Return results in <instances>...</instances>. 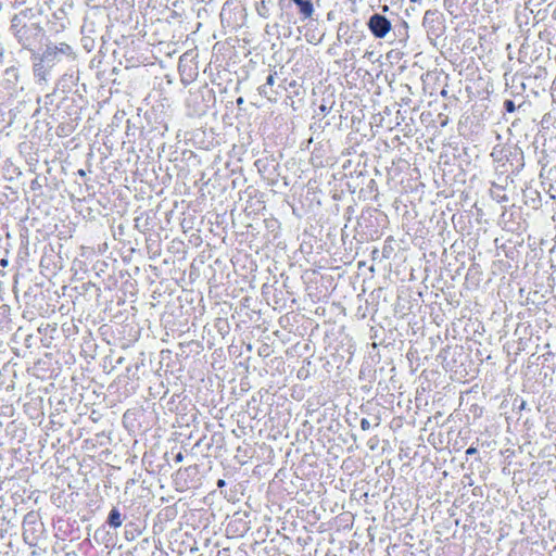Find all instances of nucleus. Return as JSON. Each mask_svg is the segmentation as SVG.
<instances>
[{"instance_id": "nucleus-6", "label": "nucleus", "mask_w": 556, "mask_h": 556, "mask_svg": "<svg viewBox=\"0 0 556 556\" xmlns=\"http://www.w3.org/2000/svg\"><path fill=\"white\" fill-rule=\"evenodd\" d=\"M108 525L114 529H117L122 526L123 523V518H122V514L119 513V510L114 507L111 509V511L109 513V516H108Z\"/></svg>"}, {"instance_id": "nucleus-14", "label": "nucleus", "mask_w": 556, "mask_h": 556, "mask_svg": "<svg viewBox=\"0 0 556 556\" xmlns=\"http://www.w3.org/2000/svg\"><path fill=\"white\" fill-rule=\"evenodd\" d=\"M78 174H79L80 176H85V172H84L83 169H79V170H78Z\"/></svg>"}, {"instance_id": "nucleus-2", "label": "nucleus", "mask_w": 556, "mask_h": 556, "mask_svg": "<svg viewBox=\"0 0 556 556\" xmlns=\"http://www.w3.org/2000/svg\"><path fill=\"white\" fill-rule=\"evenodd\" d=\"M188 52L184 53L179 58L178 71L181 77V81L185 84L191 83L197 76V65L194 63L187 62Z\"/></svg>"}, {"instance_id": "nucleus-9", "label": "nucleus", "mask_w": 556, "mask_h": 556, "mask_svg": "<svg viewBox=\"0 0 556 556\" xmlns=\"http://www.w3.org/2000/svg\"><path fill=\"white\" fill-rule=\"evenodd\" d=\"M476 453H477V448L473 447V446L468 447L467 451H466L467 455H473Z\"/></svg>"}, {"instance_id": "nucleus-10", "label": "nucleus", "mask_w": 556, "mask_h": 556, "mask_svg": "<svg viewBox=\"0 0 556 556\" xmlns=\"http://www.w3.org/2000/svg\"><path fill=\"white\" fill-rule=\"evenodd\" d=\"M175 462L176 463H181L184 460V455L182 453H178L176 456H175Z\"/></svg>"}, {"instance_id": "nucleus-18", "label": "nucleus", "mask_w": 556, "mask_h": 556, "mask_svg": "<svg viewBox=\"0 0 556 556\" xmlns=\"http://www.w3.org/2000/svg\"><path fill=\"white\" fill-rule=\"evenodd\" d=\"M295 3V0H292Z\"/></svg>"}, {"instance_id": "nucleus-7", "label": "nucleus", "mask_w": 556, "mask_h": 556, "mask_svg": "<svg viewBox=\"0 0 556 556\" xmlns=\"http://www.w3.org/2000/svg\"><path fill=\"white\" fill-rule=\"evenodd\" d=\"M504 108L506 112L513 113L516 110L515 103L513 100H505L504 101Z\"/></svg>"}, {"instance_id": "nucleus-13", "label": "nucleus", "mask_w": 556, "mask_h": 556, "mask_svg": "<svg viewBox=\"0 0 556 556\" xmlns=\"http://www.w3.org/2000/svg\"><path fill=\"white\" fill-rule=\"evenodd\" d=\"M0 264H1V266H3V267H4V266H7V265H8V260H4V258H3V260H1V261H0Z\"/></svg>"}, {"instance_id": "nucleus-4", "label": "nucleus", "mask_w": 556, "mask_h": 556, "mask_svg": "<svg viewBox=\"0 0 556 556\" xmlns=\"http://www.w3.org/2000/svg\"><path fill=\"white\" fill-rule=\"evenodd\" d=\"M276 75H277L276 72H271L267 76L266 83L258 88V93L262 97L266 98L271 103H276L278 101V93L277 92H271V93L267 92V89L271 88L274 86L275 80H276Z\"/></svg>"}, {"instance_id": "nucleus-3", "label": "nucleus", "mask_w": 556, "mask_h": 556, "mask_svg": "<svg viewBox=\"0 0 556 556\" xmlns=\"http://www.w3.org/2000/svg\"><path fill=\"white\" fill-rule=\"evenodd\" d=\"M72 54V48L66 42H61L59 46H48L42 53V60L54 61L59 55Z\"/></svg>"}, {"instance_id": "nucleus-17", "label": "nucleus", "mask_w": 556, "mask_h": 556, "mask_svg": "<svg viewBox=\"0 0 556 556\" xmlns=\"http://www.w3.org/2000/svg\"><path fill=\"white\" fill-rule=\"evenodd\" d=\"M30 517H34V516H33V515H30V514H28V515L26 516V520H27V519H29Z\"/></svg>"}, {"instance_id": "nucleus-16", "label": "nucleus", "mask_w": 556, "mask_h": 556, "mask_svg": "<svg viewBox=\"0 0 556 556\" xmlns=\"http://www.w3.org/2000/svg\"><path fill=\"white\" fill-rule=\"evenodd\" d=\"M267 92H270V93H271V92H275V91L273 90V87H271V88H268V89H267Z\"/></svg>"}, {"instance_id": "nucleus-8", "label": "nucleus", "mask_w": 556, "mask_h": 556, "mask_svg": "<svg viewBox=\"0 0 556 556\" xmlns=\"http://www.w3.org/2000/svg\"><path fill=\"white\" fill-rule=\"evenodd\" d=\"M361 428H362V430H364V431L369 430V428H370V422H369V420H368V419H366V418H363V419L361 420Z\"/></svg>"}, {"instance_id": "nucleus-12", "label": "nucleus", "mask_w": 556, "mask_h": 556, "mask_svg": "<svg viewBox=\"0 0 556 556\" xmlns=\"http://www.w3.org/2000/svg\"><path fill=\"white\" fill-rule=\"evenodd\" d=\"M224 485H225V481H224V480H222V479H219V480L217 481V486H218V488H222V486H224Z\"/></svg>"}, {"instance_id": "nucleus-5", "label": "nucleus", "mask_w": 556, "mask_h": 556, "mask_svg": "<svg viewBox=\"0 0 556 556\" xmlns=\"http://www.w3.org/2000/svg\"><path fill=\"white\" fill-rule=\"evenodd\" d=\"M295 4L299 8L303 20H307L313 16L314 7L311 0H295Z\"/></svg>"}, {"instance_id": "nucleus-15", "label": "nucleus", "mask_w": 556, "mask_h": 556, "mask_svg": "<svg viewBox=\"0 0 556 556\" xmlns=\"http://www.w3.org/2000/svg\"><path fill=\"white\" fill-rule=\"evenodd\" d=\"M320 111L325 112L326 111V106L325 105H320Z\"/></svg>"}, {"instance_id": "nucleus-11", "label": "nucleus", "mask_w": 556, "mask_h": 556, "mask_svg": "<svg viewBox=\"0 0 556 556\" xmlns=\"http://www.w3.org/2000/svg\"><path fill=\"white\" fill-rule=\"evenodd\" d=\"M238 106H241L244 103V99L242 97H239L236 101Z\"/></svg>"}, {"instance_id": "nucleus-1", "label": "nucleus", "mask_w": 556, "mask_h": 556, "mask_svg": "<svg viewBox=\"0 0 556 556\" xmlns=\"http://www.w3.org/2000/svg\"><path fill=\"white\" fill-rule=\"evenodd\" d=\"M391 22L381 14H374L368 21V28L376 38H383L391 30Z\"/></svg>"}]
</instances>
